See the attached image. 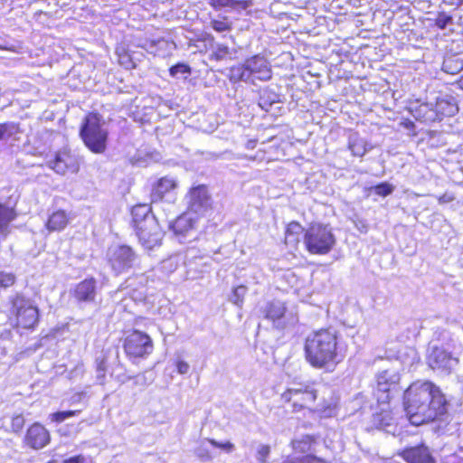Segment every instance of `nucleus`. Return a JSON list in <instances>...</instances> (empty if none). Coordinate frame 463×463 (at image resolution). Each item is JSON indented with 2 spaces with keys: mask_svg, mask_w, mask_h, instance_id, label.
Here are the masks:
<instances>
[{
  "mask_svg": "<svg viewBox=\"0 0 463 463\" xmlns=\"http://www.w3.org/2000/svg\"><path fill=\"white\" fill-rule=\"evenodd\" d=\"M404 410L410 422L415 426L430 421H439L447 425L449 402L439 387L430 381H417L404 392Z\"/></svg>",
  "mask_w": 463,
  "mask_h": 463,
  "instance_id": "obj_1",
  "label": "nucleus"
},
{
  "mask_svg": "<svg viewBox=\"0 0 463 463\" xmlns=\"http://www.w3.org/2000/svg\"><path fill=\"white\" fill-rule=\"evenodd\" d=\"M338 334L335 328L309 333L304 344L306 361L315 369L330 370L338 363Z\"/></svg>",
  "mask_w": 463,
  "mask_h": 463,
  "instance_id": "obj_2",
  "label": "nucleus"
},
{
  "mask_svg": "<svg viewBox=\"0 0 463 463\" xmlns=\"http://www.w3.org/2000/svg\"><path fill=\"white\" fill-rule=\"evenodd\" d=\"M132 225L140 244L153 250L161 244L164 232L148 203H138L131 210Z\"/></svg>",
  "mask_w": 463,
  "mask_h": 463,
  "instance_id": "obj_3",
  "label": "nucleus"
},
{
  "mask_svg": "<svg viewBox=\"0 0 463 463\" xmlns=\"http://www.w3.org/2000/svg\"><path fill=\"white\" fill-rule=\"evenodd\" d=\"M271 69L264 56L255 55L247 59L242 65L231 69L230 80L233 83L244 82L257 85L258 81L264 82L271 79Z\"/></svg>",
  "mask_w": 463,
  "mask_h": 463,
  "instance_id": "obj_4",
  "label": "nucleus"
},
{
  "mask_svg": "<svg viewBox=\"0 0 463 463\" xmlns=\"http://www.w3.org/2000/svg\"><path fill=\"white\" fill-rule=\"evenodd\" d=\"M105 121L98 113H89L83 119L80 136L84 145L95 154H101L107 148L109 131Z\"/></svg>",
  "mask_w": 463,
  "mask_h": 463,
  "instance_id": "obj_5",
  "label": "nucleus"
},
{
  "mask_svg": "<svg viewBox=\"0 0 463 463\" xmlns=\"http://www.w3.org/2000/svg\"><path fill=\"white\" fill-rule=\"evenodd\" d=\"M335 243L336 238L329 224L313 222L304 232V244L310 254L326 255Z\"/></svg>",
  "mask_w": 463,
  "mask_h": 463,
  "instance_id": "obj_6",
  "label": "nucleus"
},
{
  "mask_svg": "<svg viewBox=\"0 0 463 463\" xmlns=\"http://www.w3.org/2000/svg\"><path fill=\"white\" fill-rule=\"evenodd\" d=\"M317 392L315 382H294L292 386L281 394V400L284 402L291 403L294 411H299L315 402Z\"/></svg>",
  "mask_w": 463,
  "mask_h": 463,
  "instance_id": "obj_7",
  "label": "nucleus"
},
{
  "mask_svg": "<svg viewBox=\"0 0 463 463\" xmlns=\"http://www.w3.org/2000/svg\"><path fill=\"white\" fill-rule=\"evenodd\" d=\"M106 259L112 272L118 276L128 272L137 261V254L128 245H112L106 253Z\"/></svg>",
  "mask_w": 463,
  "mask_h": 463,
  "instance_id": "obj_8",
  "label": "nucleus"
},
{
  "mask_svg": "<svg viewBox=\"0 0 463 463\" xmlns=\"http://www.w3.org/2000/svg\"><path fill=\"white\" fill-rule=\"evenodd\" d=\"M123 347L127 356L137 364L138 359H146L153 352L154 345L147 334L134 330L124 339Z\"/></svg>",
  "mask_w": 463,
  "mask_h": 463,
  "instance_id": "obj_9",
  "label": "nucleus"
},
{
  "mask_svg": "<svg viewBox=\"0 0 463 463\" xmlns=\"http://www.w3.org/2000/svg\"><path fill=\"white\" fill-rule=\"evenodd\" d=\"M199 222L198 217L184 213L168 223V231L175 241L189 243L198 238Z\"/></svg>",
  "mask_w": 463,
  "mask_h": 463,
  "instance_id": "obj_10",
  "label": "nucleus"
},
{
  "mask_svg": "<svg viewBox=\"0 0 463 463\" xmlns=\"http://www.w3.org/2000/svg\"><path fill=\"white\" fill-rule=\"evenodd\" d=\"M10 302L18 325L24 328H33L39 320V310L33 302L19 293L11 297Z\"/></svg>",
  "mask_w": 463,
  "mask_h": 463,
  "instance_id": "obj_11",
  "label": "nucleus"
},
{
  "mask_svg": "<svg viewBox=\"0 0 463 463\" xmlns=\"http://www.w3.org/2000/svg\"><path fill=\"white\" fill-rule=\"evenodd\" d=\"M185 199L187 209L184 213L198 217L199 221L212 209V198L204 184L191 187Z\"/></svg>",
  "mask_w": 463,
  "mask_h": 463,
  "instance_id": "obj_12",
  "label": "nucleus"
},
{
  "mask_svg": "<svg viewBox=\"0 0 463 463\" xmlns=\"http://www.w3.org/2000/svg\"><path fill=\"white\" fill-rule=\"evenodd\" d=\"M261 313L264 318L271 321L277 329H284L298 322L296 315L288 312L285 303L278 299L267 302L261 308Z\"/></svg>",
  "mask_w": 463,
  "mask_h": 463,
  "instance_id": "obj_13",
  "label": "nucleus"
},
{
  "mask_svg": "<svg viewBox=\"0 0 463 463\" xmlns=\"http://www.w3.org/2000/svg\"><path fill=\"white\" fill-rule=\"evenodd\" d=\"M400 374L395 370L386 369L376 375V389L373 392L379 404H388L393 392L397 391Z\"/></svg>",
  "mask_w": 463,
  "mask_h": 463,
  "instance_id": "obj_14",
  "label": "nucleus"
},
{
  "mask_svg": "<svg viewBox=\"0 0 463 463\" xmlns=\"http://www.w3.org/2000/svg\"><path fill=\"white\" fill-rule=\"evenodd\" d=\"M435 101L422 100L421 98L414 101L410 100V109H414V104H420V108L425 107L430 110H434L437 115L444 117H452L458 111V102L455 97L451 95H441L435 99Z\"/></svg>",
  "mask_w": 463,
  "mask_h": 463,
  "instance_id": "obj_15",
  "label": "nucleus"
},
{
  "mask_svg": "<svg viewBox=\"0 0 463 463\" xmlns=\"http://www.w3.org/2000/svg\"><path fill=\"white\" fill-rule=\"evenodd\" d=\"M428 364L440 373L449 374L458 364V359L442 347L432 346L427 357Z\"/></svg>",
  "mask_w": 463,
  "mask_h": 463,
  "instance_id": "obj_16",
  "label": "nucleus"
},
{
  "mask_svg": "<svg viewBox=\"0 0 463 463\" xmlns=\"http://www.w3.org/2000/svg\"><path fill=\"white\" fill-rule=\"evenodd\" d=\"M72 298L80 307L96 302L98 295V281L89 277L75 285L71 290Z\"/></svg>",
  "mask_w": 463,
  "mask_h": 463,
  "instance_id": "obj_17",
  "label": "nucleus"
},
{
  "mask_svg": "<svg viewBox=\"0 0 463 463\" xmlns=\"http://www.w3.org/2000/svg\"><path fill=\"white\" fill-rule=\"evenodd\" d=\"M47 165L56 174L61 175L76 173L80 167L78 157L68 149L57 151Z\"/></svg>",
  "mask_w": 463,
  "mask_h": 463,
  "instance_id": "obj_18",
  "label": "nucleus"
},
{
  "mask_svg": "<svg viewBox=\"0 0 463 463\" xmlns=\"http://www.w3.org/2000/svg\"><path fill=\"white\" fill-rule=\"evenodd\" d=\"M399 456L407 463H436L430 448L424 443L406 447Z\"/></svg>",
  "mask_w": 463,
  "mask_h": 463,
  "instance_id": "obj_19",
  "label": "nucleus"
},
{
  "mask_svg": "<svg viewBox=\"0 0 463 463\" xmlns=\"http://www.w3.org/2000/svg\"><path fill=\"white\" fill-rule=\"evenodd\" d=\"M194 71L191 66L184 61H178L172 64L167 71L168 81L173 84L196 85L194 82Z\"/></svg>",
  "mask_w": 463,
  "mask_h": 463,
  "instance_id": "obj_20",
  "label": "nucleus"
},
{
  "mask_svg": "<svg viewBox=\"0 0 463 463\" xmlns=\"http://www.w3.org/2000/svg\"><path fill=\"white\" fill-rule=\"evenodd\" d=\"M51 440L49 431L40 423H33L26 431L25 444L33 449H41Z\"/></svg>",
  "mask_w": 463,
  "mask_h": 463,
  "instance_id": "obj_21",
  "label": "nucleus"
},
{
  "mask_svg": "<svg viewBox=\"0 0 463 463\" xmlns=\"http://www.w3.org/2000/svg\"><path fill=\"white\" fill-rule=\"evenodd\" d=\"M139 47L144 49L147 53L164 58L175 50V44L165 38H156L146 40Z\"/></svg>",
  "mask_w": 463,
  "mask_h": 463,
  "instance_id": "obj_22",
  "label": "nucleus"
},
{
  "mask_svg": "<svg viewBox=\"0 0 463 463\" xmlns=\"http://www.w3.org/2000/svg\"><path fill=\"white\" fill-rule=\"evenodd\" d=\"M177 187V181L171 176H164L158 179L153 185L151 191V202L157 203L164 200L165 196L169 194Z\"/></svg>",
  "mask_w": 463,
  "mask_h": 463,
  "instance_id": "obj_23",
  "label": "nucleus"
},
{
  "mask_svg": "<svg viewBox=\"0 0 463 463\" xmlns=\"http://www.w3.org/2000/svg\"><path fill=\"white\" fill-rule=\"evenodd\" d=\"M372 422L376 429L382 430L386 433L394 434L396 431L395 420L390 411L383 409L381 412L373 414Z\"/></svg>",
  "mask_w": 463,
  "mask_h": 463,
  "instance_id": "obj_24",
  "label": "nucleus"
},
{
  "mask_svg": "<svg viewBox=\"0 0 463 463\" xmlns=\"http://www.w3.org/2000/svg\"><path fill=\"white\" fill-rule=\"evenodd\" d=\"M211 5L216 9L230 8L238 12L246 11L252 5L251 0H211Z\"/></svg>",
  "mask_w": 463,
  "mask_h": 463,
  "instance_id": "obj_25",
  "label": "nucleus"
},
{
  "mask_svg": "<svg viewBox=\"0 0 463 463\" xmlns=\"http://www.w3.org/2000/svg\"><path fill=\"white\" fill-rule=\"evenodd\" d=\"M372 146L367 142L359 137L357 133L351 134L348 138V149L354 156H364Z\"/></svg>",
  "mask_w": 463,
  "mask_h": 463,
  "instance_id": "obj_26",
  "label": "nucleus"
},
{
  "mask_svg": "<svg viewBox=\"0 0 463 463\" xmlns=\"http://www.w3.org/2000/svg\"><path fill=\"white\" fill-rule=\"evenodd\" d=\"M115 55L120 66L126 70L134 69V61H132L131 46L120 43L116 47Z\"/></svg>",
  "mask_w": 463,
  "mask_h": 463,
  "instance_id": "obj_27",
  "label": "nucleus"
},
{
  "mask_svg": "<svg viewBox=\"0 0 463 463\" xmlns=\"http://www.w3.org/2000/svg\"><path fill=\"white\" fill-rule=\"evenodd\" d=\"M68 223V218L64 211L54 212L48 219L45 226L49 232L63 230Z\"/></svg>",
  "mask_w": 463,
  "mask_h": 463,
  "instance_id": "obj_28",
  "label": "nucleus"
},
{
  "mask_svg": "<svg viewBox=\"0 0 463 463\" xmlns=\"http://www.w3.org/2000/svg\"><path fill=\"white\" fill-rule=\"evenodd\" d=\"M15 218L14 209L0 202V232H5Z\"/></svg>",
  "mask_w": 463,
  "mask_h": 463,
  "instance_id": "obj_29",
  "label": "nucleus"
},
{
  "mask_svg": "<svg viewBox=\"0 0 463 463\" xmlns=\"http://www.w3.org/2000/svg\"><path fill=\"white\" fill-rule=\"evenodd\" d=\"M236 52L222 43H216L213 46L212 56L218 61L232 59Z\"/></svg>",
  "mask_w": 463,
  "mask_h": 463,
  "instance_id": "obj_30",
  "label": "nucleus"
},
{
  "mask_svg": "<svg viewBox=\"0 0 463 463\" xmlns=\"http://www.w3.org/2000/svg\"><path fill=\"white\" fill-rule=\"evenodd\" d=\"M315 443V439L310 435H305L299 439H295L292 441V446L294 450L306 453L311 450L312 446Z\"/></svg>",
  "mask_w": 463,
  "mask_h": 463,
  "instance_id": "obj_31",
  "label": "nucleus"
},
{
  "mask_svg": "<svg viewBox=\"0 0 463 463\" xmlns=\"http://www.w3.org/2000/svg\"><path fill=\"white\" fill-rule=\"evenodd\" d=\"M208 439H209L202 440L194 449L195 456L203 462L211 461L213 458V456L210 451V443L208 442Z\"/></svg>",
  "mask_w": 463,
  "mask_h": 463,
  "instance_id": "obj_32",
  "label": "nucleus"
},
{
  "mask_svg": "<svg viewBox=\"0 0 463 463\" xmlns=\"http://www.w3.org/2000/svg\"><path fill=\"white\" fill-rule=\"evenodd\" d=\"M395 187L393 184L388 183V182H382L375 185H373L369 187L367 190L370 193H374L375 194L386 197L390 194H392L394 191Z\"/></svg>",
  "mask_w": 463,
  "mask_h": 463,
  "instance_id": "obj_33",
  "label": "nucleus"
},
{
  "mask_svg": "<svg viewBox=\"0 0 463 463\" xmlns=\"http://www.w3.org/2000/svg\"><path fill=\"white\" fill-rule=\"evenodd\" d=\"M17 125L7 121L0 123V141L7 140L17 132Z\"/></svg>",
  "mask_w": 463,
  "mask_h": 463,
  "instance_id": "obj_34",
  "label": "nucleus"
},
{
  "mask_svg": "<svg viewBox=\"0 0 463 463\" xmlns=\"http://www.w3.org/2000/svg\"><path fill=\"white\" fill-rule=\"evenodd\" d=\"M277 98L276 94L269 92V89H260V106L268 110L269 107L277 101Z\"/></svg>",
  "mask_w": 463,
  "mask_h": 463,
  "instance_id": "obj_35",
  "label": "nucleus"
},
{
  "mask_svg": "<svg viewBox=\"0 0 463 463\" xmlns=\"http://www.w3.org/2000/svg\"><path fill=\"white\" fill-rule=\"evenodd\" d=\"M247 293V288L240 285L233 288L229 300L238 307H241L244 301V297Z\"/></svg>",
  "mask_w": 463,
  "mask_h": 463,
  "instance_id": "obj_36",
  "label": "nucleus"
},
{
  "mask_svg": "<svg viewBox=\"0 0 463 463\" xmlns=\"http://www.w3.org/2000/svg\"><path fill=\"white\" fill-rule=\"evenodd\" d=\"M80 410H69V411H60L52 413L51 415L52 420L57 423H61L65 420L77 415Z\"/></svg>",
  "mask_w": 463,
  "mask_h": 463,
  "instance_id": "obj_37",
  "label": "nucleus"
},
{
  "mask_svg": "<svg viewBox=\"0 0 463 463\" xmlns=\"http://www.w3.org/2000/svg\"><path fill=\"white\" fill-rule=\"evenodd\" d=\"M282 463H326V461L314 457L312 455H306L303 457L291 458L284 460Z\"/></svg>",
  "mask_w": 463,
  "mask_h": 463,
  "instance_id": "obj_38",
  "label": "nucleus"
},
{
  "mask_svg": "<svg viewBox=\"0 0 463 463\" xmlns=\"http://www.w3.org/2000/svg\"><path fill=\"white\" fill-rule=\"evenodd\" d=\"M453 18L451 15L446 14L445 12L439 13L435 24L441 30H444L447 28V26L450 24H452Z\"/></svg>",
  "mask_w": 463,
  "mask_h": 463,
  "instance_id": "obj_39",
  "label": "nucleus"
},
{
  "mask_svg": "<svg viewBox=\"0 0 463 463\" xmlns=\"http://www.w3.org/2000/svg\"><path fill=\"white\" fill-rule=\"evenodd\" d=\"M15 276L11 272L0 271V288H6L14 285Z\"/></svg>",
  "mask_w": 463,
  "mask_h": 463,
  "instance_id": "obj_40",
  "label": "nucleus"
},
{
  "mask_svg": "<svg viewBox=\"0 0 463 463\" xmlns=\"http://www.w3.org/2000/svg\"><path fill=\"white\" fill-rule=\"evenodd\" d=\"M208 442L213 448L221 449L224 450L227 453L232 452L234 450V449H235L234 444L232 443L231 441L220 442V441H217V440H215L213 439H209Z\"/></svg>",
  "mask_w": 463,
  "mask_h": 463,
  "instance_id": "obj_41",
  "label": "nucleus"
},
{
  "mask_svg": "<svg viewBox=\"0 0 463 463\" xmlns=\"http://www.w3.org/2000/svg\"><path fill=\"white\" fill-rule=\"evenodd\" d=\"M181 259L182 258L179 255L170 257L169 259L163 261V268L170 272H173L177 269Z\"/></svg>",
  "mask_w": 463,
  "mask_h": 463,
  "instance_id": "obj_42",
  "label": "nucleus"
},
{
  "mask_svg": "<svg viewBox=\"0 0 463 463\" xmlns=\"http://www.w3.org/2000/svg\"><path fill=\"white\" fill-rule=\"evenodd\" d=\"M24 422L25 420L23 415L19 414L14 416L11 420V427L13 431L15 433L20 432L24 426Z\"/></svg>",
  "mask_w": 463,
  "mask_h": 463,
  "instance_id": "obj_43",
  "label": "nucleus"
},
{
  "mask_svg": "<svg viewBox=\"0 0 463 463\" xmlns=\"http://www.w3.org/2000/svg\"><path fill=\"white\" fill-rule=\"evenodd\" d=\"M212 28L219 33H223L230 30L229 23L226 20H216L211 21Z\"/></svg>",
  "mask_w": 463,
  "mask_h": 463,
  "instance_id": "obj_44",
  "label": "nucleus"
},
{
  "mask_svg": "<svg viewBox=\"0 0 463 463\" xmlns=\"http://www.w3.org/2000/svg\"><path fill=\"white\" fill-rule=\"evenodd\" d=\"M270 453V448L268 445H260L257 451V460L259 463H266L267 458Z\"/></svg>",
  "mask_w": 463,
  "mask_h": 463,
  "instance_id": "obj_45",
  "label": "nucleus"
},
{
  "mask_svg": "<svg viewBox=\"0 0 463 463\" xmlns=\"http://www.w3.org/2000/svg\"><path fill=\"white\" fill-rule=\"evenodd\" d=\"M301 232H305L302 226L297 222H292L288 225L286 235L288 239L290 236L298 235Z\"/></svg>",
  "mask_w": 463,
  "mask_h": 463,
  "instance_id": "obj_46",
  "label": "nucleus"
},
{
  "mask_svg": "<svg viewBox=\"0 0 463 463\" xmlns=\"http://www.w3.org/2000/svg\"><path fill=\"white\" fill-rule=\"evenodd\" d=\"M19 49H20L19 45L10 43L5 39L0 37V50L10 51L13 52H19V51H18Z\"/></svg>",
  "mask_w": 463,
  "mask_h": 463,
  "instance_id": "obj_47",
  "label": "nucleus"
},
{
  "mask_svg": "<svg viewBox=\"0 0 463 463\" xmlns=\"http://www.w3.org/2000/svg\"><path fill=\"white\" fill-rule=\"evenodd\" d=\"M131 58H132V61H134V68L137 67V63L140 62L143 58L145 57L143 52L141 51H138V50H134L132 47H131Z\"/></svg>",
  "mask_w": 463,
  "mask_h": 463,
  "instance_id": "obj_48",
  "label": "nucleus"
},
{
  "mask_svg": "<svg viewBox=\"0 0 463 463\" xmlns=\"http://www.w3.org/2000/svg\"><path fill=\"white\" fill-rule=\"evenodd\" d=\"M176 369L178 373L186 374L190 370V365L184 360H178L176 362Z\"/></svg>",
  "mask_w": 463,
  "mask_h": 463,
  "instance_id": "obj_49",
  "label": "nucleus"
},
{
  "mask_svg": "<svg viewBox=\"0 0 463 463\" xmlns=\"http://www.w3.org/2000/svg\"><path fill=\"white\" fill-rule=\"evenodd\" d=\"M105 369L107 370V357L105 354L101 353L96 357V370Z\"/></svg>",
  "mask_w": 463,
  "mask_h": 463,
  "instance_id": "obj_50",
  "label": "nucleus"
},
{
  "mask_svg": "<svg viewBox=\"0 0 463 463\" xmlns=\"http://www.w3.org/2000/svg\"><path fill=\"white\" fill-rule=\"evenodd\" d=\"M403 89H401V90H393V89H388L386 90L384 92H383V95L385 97H389L391 96L394 100H398L399 99L402 98V90Z\"/></svg>",
  "mask_w": 463,
  "mask_h": 463,
  "instance_id": "obj_51",
  "label": "nucleus"
},
{
  "mask_svg": "<svg viewBox=\"0 0 463 463\" xmlns=\"http://www.w3.org/2000/svg\"><path fill=\"white\" fill-rule=\"evenodd\" d=\"M86 398V392H77V393H74L71 397V404H74V403H77V402H83V400Z\"/></svg>",
  "mask_w": 463,
  "mask_h": 463,
  "instance_id": "obj_52",
  "label": "nucleus"
},
{
  "mask_svg": "<svg viewBox=\"0 0 463 463\" xmlns=\"http://www.w3.org/2000/svg\"><path fill=\"white\" fill-rule=\"evenodd\" d=\"M106 371L107 370H105V369L96 370V373H97L96 379H97V383L99 384L103 385L105 383Z\"/></svg>",
  "mask_w": 463,
  "mask_h": 463,
  "instance_id": "obj_53",
  "label": "nucleus"
},
{
  "mask_svg": "<svg viewBox=\"0 0 463 463\" xmlns=\"http://www.w3.org/2000/svg\"><path fill=\"white\" fill-rule=\"evenodd\" d=\"M454 199L455 198L452 194H444L438 198V202L439 204H444L452 202Z\"/></svg>",
  "mask_w": 463,
  "mask_h": 463,
  "instance_id": "obj_54",
  "label": "nucleus"
},
{
  "mask_svg": "<svg viewBox=\"0 0 463 463\" xmlns=\"http://www.w3.org/2000/svg\"><path fill=\"white\" fill-rule=\"evenodd\" d=\"M84 459L80 456L71 457L61 461V463H83Z\"/></svg>",
  "mask_w": 463,
  "mask_h": 463,
  "instance_id": "obj_55",
  "label": "nucleus"
},
{
  "mask_svg": "<svg viewBox=\"0 0 463 463\" xmlns=\"http://www.w3.org/2000/svg\"><path fill=\"white\" fill-rule=\"evenodd\" d=\"M124 292L122 289H118L111 294L113 301H118L123 299Z\"/></svg>",
  "mask_w": 463,
  "mask_h": 463,
  "instance_id": "obj_56",
  "label": "nucleus"
},
{
  "mask_svg": "<svg viewBox=\"0 0 463 463\" xmlns=\"http://www.w3.org/2000/svg\"><path fill=\"white\" fill-rule=\"evenodd\" d=\"M355 226L363 233H366L368 231L367 225L363 222H359L358 223L355 224Z\"/></svg>",
  "mask_w": 463,
  "mask_h": 463,
  "instance_id": "obj_57",
  "label": "nucleus"
},
{
  "mask_svg": "<svg viewBox=\"0 0 463 463\" xmlns=\"http://www.w3.org/2000/svg\"><path fill=\"white\" fill-rule=\"evenodd\" d=\"M255 146H256L255 140H249L247 143V148L252 149L255 147Z\"/></svg>",
  "mask_w": 463,
  "mask_h": 463,
  "instance_id": "obj_58",
  "label": "nucleus"
},
{
  "mask_svg": "<svg viewBox=\"0 0 463 463\" xmlns=\"http://www.w3.org/2000/svg\"><path fill=\"white\" fill-rule=\"evenodd\" d=\"M458 87L463 88V75L460 77V80H458Z\"/></svg>",
  "mask_w": 463,
  "mask_h": 463,
  "instance_id": "obj_59",
  "label": "nucleus"
},
{
  "mask_svg": "<svg viewBox=\"0 0 463 463\" xmlns=\"http://www.w3.org/2000/svg\"><path fill=\"white\" fill-rule=\"evenodd\" d=\"M383 357L381 356V355H378L375 359H374V363L376 362V360H382Z\"/></svg>",
  "mask_w": 463,
  "mask_h": 463,
  "instance_id": "obj_60",
  "label": "nucleus"
},
{
  "mask_svg": "<svg viewBox=\"0 0 463 463\" xmlns=\"http://www.w3.org/2000/svg\"><path fill=\"white\" fill-rule=\"evenodd\" d=\"M137 163H138L139 165H141V160H140V157H139V156L137 158Z\"/></svg>",
  "mask_w": 463,
  "mask_h": 463,
  "instance_id": "obj_61",
  "label": "nucleus"
},
{
  "mask_svg": "<svg viewBox=\"0 0 463 463\" xmlns=\"http://www.w3.org/2000/svg\"><path fill=\"white\" fill-rule=\"evenodd\" d=\"M463 4V0H459V5H462Z\"/></svg>",
  "mask_w": 463,
  "mask_h": 463,
  "instance_id": "obj_62",
  "label": "nucleus"
},
{
  "mask_svg": "<svg viewBox=\"0 0 463 463\" xmlns=\"http://www.w3.org/2000/svg\"><path fill=\"white\" fill-rule=\"evenodd\" d=\"M50 463H55V462H50Z\"/></svg>",
  "mask_w": 463,
  "mask_h": 463,
  "instance_id": "obj_63",
  "label": "nucleus"
}]
</instances>
